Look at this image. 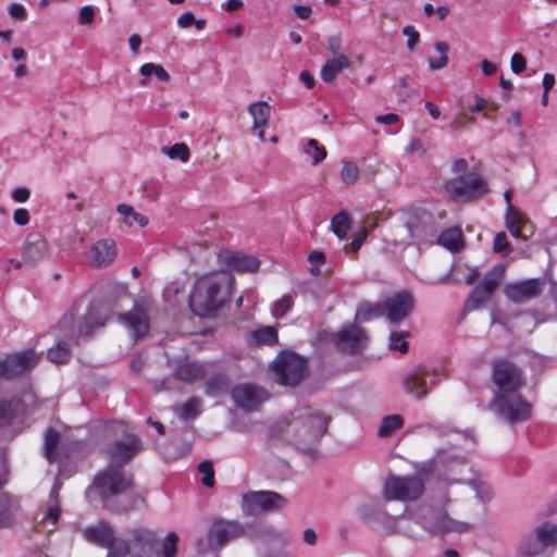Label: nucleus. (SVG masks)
Masks as SVG:
<instances>
[{
  "mask_svg": "<svg viewBox=\"0 0 557 557\" xmlns=\"http://www.w3.org/2000/svg\"><path fill=\"white\" fill-rule=\"evenodd\" d=\"M135 479L132 473L115 466H107L99 470L86 490L89 502L97 500L114 513H127L135 509Z\"/></svg>",
  "mask_w": 557,
  "mask_h": 557,
  "instance_id": "f257e3e1",
  "label": "nucleus"
},
{
  "mask_svg": "<svg viewBox=\"0 0 557 557\" xmlns=\"http://www.w3.org/2000/svg\"><path fill=\"white\" fill-rule=\"evenodd\" d=\"M231 281L224 275H205L199 277L189 295L190 310L201 318L210 317L230 299Z\"/></svg>",
  "mask_w": 557,
  "mask_h": 557,
  "instance_id": "f03ea898",
  "label": "nucleus"
},
{
  "mask_svg": "<svg viewBox=\"0 0 557 557\" xmlns=\"http://www.w3.org/2000/svg\"><path fill=\"white\" fill-rule=\"evenodd\" d=\"M443 187L453 200L461 203L480 199L488 193L486 181L474 172L447 180Z\"/></svg>",
  "mask_w": 557,
  "mask_h": 557,
  "instance_id": "7ed1b4c3",
  "label": "nucleus"
},
{
  "mask_svg": "<svg viewBox=\"0 0 557 557\" xmlns=\"http://www.w3.org/2000/svg\"><path fill=\"white\" fill-rule=\"evenodd\" d=\"M490 409L511 424L527 421L532 416V405L519 392L494 394Z\"/></svg>",
  "mask_w": 557,
  "mask_h": 557,
  "instance_id": "20e7f679",
  "label": "nucleus"
},
{
  "mask_svg": "<svg viewBox=\"0 0 557 557\" xmlns=\"http://www.w3.org/2000/svg\"><path fill=\"white\" fill-rule=\"evenodd\" d=\"M491 380L497 387L494 394L519 392L524 384L521 368L507 358H497L492 362Z\"/></svg>",
  "mask_w": 557,
  "mask_h": 557,
  "instance_id": "39448f33",
  "label": "nucleus"
},
{
  "mask_svg": "<svg viewBox=\"0 0 557 557\" xmlns=\"http://www.w3.org/2000/svg\"><path fill=\"white\" fill-rule=\"evenodd\" d=\"M272 370L278 384L296 386L305 377L307 360L293 351H282L274 359Z\"/></svg>",
  "mask_w": 557,
  "mask_h": 557,
  "instance_id": "423d86ee",
  "label": "nucleus"
},
{
  "mask_svg": "<svg viewBox=\"0 0 557 557\" xmlns=\"http://www.w3.org/2000/svg\"><path fill=\"white\" fill-rule=\"evenodd\" d=\"M84 537L92 544L107 548V557H126L128 555L125 540L116 537L112 527L106 521L85 528Z\"/></svg>",
  "mask_w": 557,
  "mask_h": 557,
  "instance_id": "0eeeda50",
  "label": "nucleus"
},
{
  "mask_svg": "<svg viewBox=\"0 0 557 557\" xmlns=\"http://www.w3.org/2000/svg\"><path fill=\"white\" fill-rule=\"evenodd\" d=\"M424 492V482L417 475H391L384 483L383 494L386 500H416Z\"/></svg>",
  "mask_w": 557,
  "mask_h": 557,
  "instance_id": "6e6552de",
  "label": "nucleus"
},
{
  "mask_svg": "<svg viewBox=\"0 0 557 557\" xmlns=\"http://www.w3.org/2000/svg\"><path fill=\"white\" fill-rule=\"evenodd\" d=\"M125 542L133 557H160L159 537L153 530L145 527L133 528L127 532Z\"/></svg>",
  "mask_w": 557,
  "mask_h": 557,
  "instance_id": "1a4fd4ad",
  "label": "nucleus"
},
{
  "mask_svg": "<svg viewBox=\"0 0 557 557\" xmlns=\"http://www.w3.org/2000/svg\"><path fill=\"white\" fill-rule=\"evenodd\" d=\"M287 505V499L273 491H252L243 496V510L248 515L276 511Z\"/></svg>",
  "mask_w": 557,
  "mask_h": 557,
  "instance_id": "9d476101",
  "label": "nucleus"
},
{
  "mask_svg": "<svg viewBox=\"0 0 557 557\" xmlns=\"http://www.w3.org/2000/svg\"><path fill=\"white\" fill-rule=\"evenodd\" d=\"M143 449V442L136 434H126L123 438L116 440L108 447L109 466L124 468Z\"/></svg>",
  "mask_w": 557,
  "mask_h": 557,
  "instance_id": "9b49d317",
  "label": "nucleus"
},
{
  "mask_svg": "<svg viewBox=\"0 0 557 557\" xmlns=\"http://www.w3.org/2000/svg\"><path fill=\"white\" fill-rule=\"evenodd\" d=\"M420 524L428 532L436 535L450 532L462 533L471 529L469 523L454 520L445 511L437 509H429L421 518Z\"/></svg>",
  "mask_w": 557,
  "mask_h": 557,
  "instance_id": "f8f14e48",
  "label": "nucleus"
},
{
  "mask_svg": "<svg viewBox=\"0 0 557 557\" xmlns=\"http://www.w3.org/2000/svg\"><path fill=\"white\" fill-rule=\"evenodd\" d=\"M301 420V429L298 431L299 436L308 443H317L327 432L331 418L323 412L306 408L299 416Z\"/></svg>",
  "mask_w": 557,
  "mask_h": 557,
  "instance_id": "ddd939ff",
  "label": "nucleus"
},
{
  "mask_svg": "<svg viewBox=\"0 0 557 557\" xmlns=\"http://www.w3.org/2000/svg\"><path fill=\"white\" fill-rule=\"evenodd\" d=\"M434 385V372L422 364L413 368L403 379L405 392L414 396L417 399L425 397Z\"/></svg>",
  "mask_w": 557,
  "mask_h": 557,
  "instance_id": "4468645a",
  "label": "nucleus"
},
{
  "mask_svg": "<svg viewBox=\"0 0 557 557\" xmlns=\"http://www.w3.org/2000/svg\"><path fill=\"white\" fill-rule=\"evenodd\" d=\"M38 360L39 356L33 349L8 355L0 359V379L8 380L21 375L33 369Z\"/></svg>",
  "mask_w": 557,
  "mask_h": 557,
  "instance_id": "2eb2a0df",
  "label": "nucleus"
},
{
  "mask_svg": "<svg viewBox=\"0 0 557 557\" xmlns=\"http://www.w3.org/2000/svg\"><path fill=\"white\" fill-rule=\"evenodd\" d=\"M245 534V528L238 521L216 519L208 531L210 546L220 548L230 541L236 540Z\"/></svg>",
  "mask_w": 557,
  "mask_h": 557,
  "instance_id": "dca6fc26",
  "label": "nucleus"
},
{
  "mask_svg": "<svg viewBox=\"0 0 557 557\" xmlns=\"http://www.w3.org/2000/svg\"><path fill=\"white\" fill-rule=\"evenodd\" d=\"M117 256L116 243L113 238H101L92 243L85 253L86 263L92 269L109 267Z\"/></svg>",
  "mask_w": 557,
  "mask_h": 557,
  "instance_id": "f3484780",
  "label": "nucleus"
},
{
  "mask_svg": "<svg viewBox=\"0 0 557 557\" xmlns=\"http://www.w3.org/2000/svg\"><path fill=\"white\" fill-rule=\"evenodd\" d=\"M231 396L236 406L245 411H255L268 399L267 392L253 384H239L231 389Z\"/></svg>",
  "mask_w": 557,
  "mask_h": 557,
  "instance_id": "a211bd4d",
  "label": "nucleus"
},
{
  "mask_svg": "<svg viewBox=\"0 0 557 557\" xmlns=\"http://www.w3.org/2000/svg\"><path fill=\"white\" fill-rule=\"evenodd\" d=\"M382 305L388 321L398 323L411 313L414 308V299L408 290H401L387 297Z\"/></svg>",
  "mask_w": 557,
  "mask_h": 557,
  "instance_id": "6ab92c4d",
  "label": "nucleus"
},
{
  "mask_svg": "<svg viewBox=\"0 0 557 557\" xmlns=\"http://www.w3.org/2000/svg\"><path fill=\"white\" fill-rule=\"evenodd\" d=\"M544 287L542 278H529L505 286L504 293L506 297L516 304H524L539 297Z\"/></svg>",
  "mask_w": 557,
  "mask_h": 557,
  "instance_id": "aec40b11",
  "label": "nucleus"
},
{
  "mask_svg": "<svg viewBox=\"0 0 557 557\" xmlns=\"http://www.w3.org/2000/svg\"><path fill=\"white\" fill-rule=\"evenodd\" d=\"M367 335L362 327L351 324L343 327L334 337V344L343 352L357 354L367 345Z\"/></svg>",
  "mask_w": 557,
  "mask_h": 557,
  "instance_id": "412c9836",
  "label": "nucleus"
},
{
  "mask_svg": "<svg viewBox=\"0 0 557 557\" xmlns=\"http://www.w3.org/2000/svg\"><path fill=\"white\" fill-rule=\"evenodd\" d=\"M208 374L205 363L193 361L188 358L178 359L173 371L176 380L187 384H195L202 381Z\"/></svg>",
  "mask_w": 557,
  "mask_h": 557,
  "instance_id": "4be33fe9",
  "label": "nucleus"
},
{
  "mask_svg": "<svg viewBox=\"0 0 557 557\" xmlns=\"http://www.w3.org/2000/svg\"><path fill=\"white\" fill-rule=\"evenodd\" d=\"M119 321L133 334L135 339L144 337L149 332V318L140 307H134L129 312L121 313Z\"/></svg>",
  "mask_w": 557,
  "mask_h": 557,
  "instance_id": "5701e85b",
  "label": "nucleus"
},
{
  "mask_svg": "<svg viewBox=\"0 0 557 557\" xmlns=\"http://www.w3.org/2000/svg\"><path fill=\"white\" fill-rule=\"evenodd\" d=\"M506 226L515 238L528 239L533 234L532 224L525 216L512 205L507 207Z\"/></svg>",
  "mask_w": 557,
  "mask_h": 557,
  "instance_id": "b1692460",
  "label": "nucleus"
},
{
  "mask_svg": "<svg viewBox=\"0 0 557 557\" xmlns=\"http://www.w3.org/2000/svg\"><path fill=\"white\" fill-rule=\"evenodd\" d=\"M220 259L230 270L238 272H256L260 265L257 258L242 252L225 251Z\"/></svg>",
  "mask_w": 557,
  "mask_h": 557,
  "instance_id": "393cba45",
  "label": "nucleus"
},
{
  "mask_svg": "<svg viewBox=\"0 0 557 557\" xmlns=\"http://www.w3.org/2000/svg\"><path fill=\"white\" fill-rule=\"evenodd\" d=\"M248 112L253 120V128L258 129V137L264 141V127L269 123L271 107L265 101H259L249 104Z\"/></svg>",
  "mask_w": 557,
  "mask_h": 557,
  "instance_id": "a878e982",
  "label": "nucleus"
},
{
  "mask_svg": "<svg viewBox=\"0 0 557 557\" xmlns=\"http://www.w3.org/2000/svg\"><path fill=\"white\" fill-rule=\"evenodd\" d=\"M351 62L346 54H338L332 59L326 60L321 69V78L325 83H333L337 75L344 70L349 69Z\"/></svg>",
  "mask_w": 557,
  "mask_h": 557,
  "instance_id": "bb28decb",
  "label": "nucleus"
},
{
  "mask_svg": "<svg viewBox=\"0 0 557 557\" xmlns=\"http://www.w3.org/2000/svg\"><path fill=\"white\" fill-rule=\"evenodd\" d=\"M437 243L451 252H459L465 246L462 232L459 227L444 230L440 234Z\"/></svg>",
  "mask_w": 557,
  "mask_h": 557,
  "instance_id": "cd10ccee",
  "label": "nucleus"
},
{
  "mask_svg": "<svg viewBox=\"0 0 557 557\" xmlns=\"http://www.w3.org/2000/svg\"><path fill=\"white\" fill-rule=\"evenodd\" d=\"M545 547L541 544L534 533L523 536L517 548V554L520 557H539L543 555Z\"/></svg>",
  "mask_w": 557,
  "mask_h": 557,
  "instance_id": "c85d7f7f",
  "label": "nucleus"
},
{
  "mask_svg": "<svg viewBox=\"0 0 557 557\" xmlns=\"http://www.w3.org/2000/svg\"><path fill=\"white\" fill-rule=\"evenodd\" d=\"M248 342L256 345L273 346L278 342L277 330L274 326H264L251 331L248 334Z\"/></svg>",
  "mask_w": 557,
  "mask_h": 557,
  "instance_id": "c756f323",
  "label": "nucleus"
},
{
  "mask_svg": "<svg viewBox=\"0 0 557 557\" xmlns=\"http://www.w3.org/2000/svg\"><path fill=\"white\" fill-rule=\"evenodd\" d=\"M533 533L545 548L557 545V524L542 523Z\"/></svg>",
  "mask_w": 557,
  "mask_h": 557,
  "instance_id": "7c9ffc66",
  "label": "nucleus"
},
{
  "mask_svg": "<svg viewBox=\"0 0 557 557\" xmlns=\"http://www.w3.org/2000/svg\"><path fill=\"white\" fill-rule=\"evenodd\" d=\"M201 400L198 397H190L182 405L177 406L175 412L183 421L195 419L200 413Z\"/></svg>",
  "mask_w": 557,
  "mask_h": 557,
  "instance_id": "2f4dec72",
  "label": "nucleus"
},
{
  "mask_svg": "<svg viewBox=\"0 0 557 557\" xmlns=\"http://www.w3.org/2000/svg\"><path fill=\"white\" fill-rule=\"evenodd\" d=\"M230 381L225 374L218 373L209 377L206 382L205 393L208 396H216L228 391Z\"/></svg>",
  "mask_w": 557,
  "mask_h": 557,
  "instance_id": "473e14b6",
  "label": "nucleus"
},
{
  "mask_svg": "<svg viewBox=\"0 0 557 557\" xmlns=\"http://www.w3.org/2000/svg\"><path fill=\"white\" fill-rule=\"evenodd\" d=\"M384 314V308L382 304H360L356 311V320L359 322L370 321L375 318H380Z\"/></svg>",
  "mask_w": 557,
  "mask_h": 557,
  "instance_id": "72a5a7b5",
  "label": "nucleus"
},
{
  "mask_svg": "<svg viewBox=\"0 0 557 557\" xmlns=\"http://www.w3.org/2000/svg\"><path fill=\"white\" fill-rule=\"evenodd\" d=\"M61 435L54 428H49L45 434V455L49 463L57 460V448L60 443Z\"/></svg>",
  "mask_w": 557,
  "mask_h": 557,
  "instance_id": "f704fd0d",
  "label": "nucleus"
},
{
  "mask_svg": "<svg viewBox=\"0 0 557 557\" xmlns=\"http://www.w3.org/2000/svg\"><path fill=\"white\" fill-rule=\"evenodd\" d=\"M117 212L123 215L124 223L128 226H133L134 223H137L139 226L144 227L149 223L147 216L136 212L134 208L126 203H120L116 208Z\"/></svg>",
  "mask_w": 557,
  "mask_h": 557,
  "instance_id": "c9c22d12",
  "label": "nucleus"
},
{
  "mask_svg": "<svg viewBox=\"0 0 557 557\" xmlns=\"http://www.w3.org/2000/svg\"><path fill=\"white\" fill-rule=\"evenodd\" d=\"M404 418L400 414H389L383 418L377 434L380 437H387L404 425Z\"/></svg>",
  "mask_w": 557,
  "mask_h": 557,
  "instance_id": "e433bc0d",
  "label": "nucleus"
},
{
  "mask_svg": "<svg viewBox=\"0 0 557 557\" xmlns=\"http://www.w3.org/2000/svg\"><path fill=\"white\" fill-rule=\"evenodd\" d=\"M350 218L347 212L341 211L332 218L331 227L334 234L343 239L346 237L348 230L350 228Z\"/></svg>",
  "mask_w": 557,
  "mask_h": 557,
  "instance_id": "4c0bfd02",
  "label": "nucleus"
},
{
  "mask_svg": "<svg viewBox=\"0 0 557 557\" xmlns=\"http://www.w3.org/2000/svg\"><path fill=\"white\" fill-rule=\"evenodd\" d=\"M45 248L46 243L44 240L27 242L23 248V258L25 262L34 264L36 261L40 260Z\"/></svg>",
  "mask_w": 557,
  "mask_h": 557,
  "instance_id": "58836bf2",
  "label": "nucleus"
},
{
  "mask_svg": "<svg viewBox=\"0 0 557 557\" xmlns=\"http://www.w3.org/2000/svg\"><path fill=\"white\" fill-rule=\"evenodd\" d=\"M503 272V268L500 267L493 268L487 272L483 282L478 286H480L487 295L492 296L502 281Z\"/></svg>",
  "mask_w": 557,
  "mask_h": 557,
  "instance_id": "ea45409f",
  "label": "nucleus"
},
{
  "mask_svg": "<svg viewBox=\"0 0 557 557\" xmlns=\"http://www.w3.org/2000/svg\"><path fill=\"white\" fill-rule=\"evenodd\" d=\"M71 358V349L64 342L57 343L55 346L48 350V359L57 364H64Z\"/></svg>",
  "mask_w": 557,
  "mask_h": 557,
  "instance_id": "a19ab883",
  "label": "nucleus"
},
{
  "mask_svg": "<svg viewBox=\"0 0 557 557\" xmlns=\"http://www.w3.org/2000/svg\"><path fill=\"white\" fill-rule=\"evenodd\" d=\"M13 522L12 502L7 494H0V528H10Z\"/></svg>",
  "mask_w": 557,
  "mask_h": 557,
  "instance_id": "79ce46f5",
  "label": "nucleus"
},
{
  "mask_svg": "<svg viewBox=\"0 0 557 557\" xmlns=\"http://www.w3.org/2000/svg\"><path fill=\"white\" fill-rule=\"evenodd\" d=\"M435 50L440 53V58H429V66L431 70L436 71L445 67L448 64L447 52L449 47L444 41H436L434 45Z\"/></svg>",
  "mask_w": 557,
  "mask_h": 557,
  "instance_id": "37998d69",
  "label": "nucleus"
},
{
  "mask_svg": "<svg viewBox=\"0 0 557 557\" xmlns=\"http://www.w3.org/2000/svg\"><path fill=\"white\" fill-rule=\"evenodd\" d=\"M50 498L53 499V504L47 508L44 520L49 521L50 523L55 525L61 515L59 490L57 486H53V488L51 490Z\"/></svg>",
  "mask_w": 557,
  "mask_h": 557,
  "instance_id": "c03bdc74",
  "label": "nucleus"
},
{
  "mask_svg": "<svg viewBox=\"0 0 557 557\" xmlns=\"http://www.w3.org/2000/svg\"><path fill=\"white\" fill-rule=\"evenodd\" d=\"M139 72L145 77L154 75L159 81L164 83H168L171 79L169 72L162 65L151 62L143 64Z\"/></svg>",
  "mask_w": 557,
  "mask_h": 557,
  "instance_id": "a18cd8bd",
  "label": "nucleus"
},
{
  "mask_svg": "<svg viewBox=\"0 0 557 557\" xmlns=\"http://www.w3.org/2000/svg\"><path fill=\"white\" fill-rule=\"evenodd\" d=\"M178 541V535L175 532H169L159 548L160 557H175Z\"/></svg>",
  "mask_w": 557,
  "mask_h": 557,
  "instance_id": "49530a36",
  "label": "nucleus"
},
{
  "mask_svg": "<svg viewBox=\"0 0 557 557\" xmlns=\"http://www.w3.org/2000/svg\"><path fill=\"white\" fill-rule=\"evenodd\" d=\"M359 176V169L352 161H343L341 168V178L347 186L354 185Z\"/></svg>",
  "mask_w": 557,
  "mask_h": 557,
  "instance_id": "de8ad7c7",
  "label": "nucleus"
},
{
  "mask_svg": "<svg viewBox=\"0 0 557 557\" xmlns=\"http://www.w3.org/2000/svg\"><path fill=\"white\" fill-rule=\"evenodd\" d=\"M306 153L311 157L312 165H317L326 158V149L317 139H308Z\"/></svg>",
  "mask_w": 557,
  "mask_h": 557,
  "instance_id": "09e8293b",
  "label": "nucleus"
},
{
  "mask_svg": "<svg viewBox=\"0 0 557 557\" xmlns=\"http://www.w3.org/2000/svg\"><path fill=\"white\" fill-rule=\"evenodd\" d=\"M491 296L487 295L480 286H475L466 302L467 309H478L482 306Z\"/></svg>",
  "mask_w": 557,
  "mask_h": 557,
  "instance_id": "8fccbe9b",
  "label": "nucleus"
},
{
  "mask_svg": "<svg viewBox=\"0 0 557 557\" xmlns=\"http://www.w3.org/2000/svg\"><path fill=\"white\" fill-rule=\"evenodd\" d=\"M409 336V332H392L389 335V349L397 350L403 354L408 351V343L406 338Z\"/></svg>",
  "mask_w": 557,
  "mask_h": 557,
  "instance_id": "3c124183",
  "label": "nucleus"
},
{
  "mask_svg": "<svg viewBox=\"0 0 557 557\" xmlns=\"http://www.w3.org/2000/svg\"><path fill=\"white\" fill-rule=\"evenodd\" d=\"M104 325L103 321H98L94 317V312L90 309L88 313L84 317L82 323L79 324L78 332L81 335H90L92 330L96 327H101Z\"/></svg>",
  "mask_w": 557,
  "mask_h": 557,
  "instance_id": "603ef678",
  "label": "nucleus"
},
{
  "mask_svg": "<svg viewBox=\"0 0 557 557\" xmlns=\"http://www.w3.org/2000/svg\"><path fill=\"white\" fill-rule=\"evenodd\" d=\"M198 471L203 474L201 482L207 487L214 485V470L213 463L210 460H205L199 463Z\"/></svg>",
  "mask_w": 557,
  "mask_h": 557,
  "instance_id": "864d4df0",
  "label": "nucleus"
},
{
  "mask_svg": "<svg viewBox=\"0 0 557 557\" xmlns=\"http://www.w3.org/2000/svg\"><path fill=\"white\" fill-rule=\"evenodd\" d=\"M166 153L171 159H178L182 162H187L190 158L189 149L184 143L174 144L168 149Z\"/></svg>",
  "mask_w": 557,
  "mask_h": 557,
  "instance_id": "5fc2aeb1",
  "label": "nucleus"
},
{
  "mask_svg": "<svg viewBox=\"0 0 557 557\" xmlns=\"http://www.w3.org/2000/svg\"><path fill=\"white\" fill-rule=\"evenodd\" d=\"M16 404L13 400H5L0 404V425L8 423L15 416Z\"/></svg>",
  "mask_w": 557,
  "mask_h": 557,
  "instance_id": "6e6d98bb",
  "label": "nucleus"
},
{
  "mask_svg": "<svg viewBox=\"0 0 557 557\" xmlns=\"http://www.w3.org/2000/svg\"><path fill=\"white\" fill-rule=\"evenodd\" d=\"M293 304V297L290 295H284L274 304L273 315L276 318L283 317L292 308Z\"/></svg>",
  "mask_w": 557,
  "mask_h": 557,
  "instance_id": "4d7b16f0",
  "label": "nucleus"
},
{
  "mask_svg": "<svg viewBox=\"0 0 557 557\" xmlns=\"http://www.w3.org/2000/svg\"><path fill=\"white\" fill-rule=\"evenodd\" d=\"M403 34L407 36V47L412 50L418 45L420 39L419 32L411 25H407L403 28Z\"/></svg>",
  "mask_w": 557,
  "mask_h": 557,
  "instance_id": "13d9d810",
  "label": "nucleus"
},
{
  "mask_svg": "<svg viewBox=\"0 0 557 557\" xmlns=\"http://www.w3.org/2000/svg\"><path fill=\"white\" fill-rule=\"evenodd\" d=\"M369 235L367 228H360L352 237L350 243V249L354 253H357Z\"/></svg>",
  "mask_w": 557,
  "mask_h": 557,
  "instance_id": "bf43d9fd",
  "label": "nucleus"
},
{
  "mask_svg": "<svg viewBox=\"0 0 557 557\" xmlns=\"http://www.w3.org/2000/svg\"><path fill=\"white\" fill-rule=\"evenodd\" d=\"M95 21V10L91 5H84L78 13V23L81 25L91 24Z\"/></svg>",
  "mask_w": 557,
  "mask_h": 557,
  "instance_id": "052dcab7",
  "label": "nucleus"
},
{
  "mask_svg": "<svg viewBox=\"0 0 557 557\" xmlns=\"http://www.w3.org/2000/svg\"><path fill=\"white\" fill-rule=\"evenodd\" d=\"M525 66H527L525 58L519 52L513 53L511 57V60H510L511 71L516 74H520L525 70Z\"/></svg>",
  "mask_w": 557,
  "mask_h": 557,
  "instance_id": "680f3d73",
  "label": "nucleus"
},
{
  "mask_svg": "<svg viewBox=\"0 0 557 557\" xmlns=\"http://www.w3.org/2000/svg\"><path fill=\"white\" fill-rule=\"evenodd\" d=\"M510 247L507 236L504 232H499L495 235L493 242V250L495 252H503L508 250Z\"/></svg>",
  "mask_w": 557,
  "mask_h": 557,
  "instance_id": "e2e57ef3",
  "label": "nucleus"
},
{
  "mask_svg": "<svg viewBox=\"0 0 557 557\" xmlns=\"http://www.w3.org/2000/svg\"><path fill=\"white\" fill-rule=\"evenodd\" d=\"M30 216L29 212L25 208H18L13 213V221L15 224L20 226H24L29 223Z\"/></svg>",
  "mask_w": 557,
  "mask_h": 557,
  "instance_id": "0e129e2a",
  "label": "nucleus"
},
{
  "mask_svg": "<svg viewBox=\"0 0 557 557\" xmlns=\"http://www.w3.org/2000/svg\"><path fill=\"white\" fill-rule=\"evenodd\" d=\"M326 48L334 55L337 57L342 48V39L338 35L330 36L326 39Z\"/></svg>",
  "mask_w": 557,
  "mask_h": 557,
  "instance_id": "69168bd1",
  "label": "nucleus"
},
{
  "mask_svg": "<svg viewBox=\"0 0 557 557\" xmlns=\"http://www.w3.org/2000/svg\"><path fill=\"white\" fill-rule=\"evenodd\" d=\"M29 197H30V191L26 187H17V188L13 189V191H12V199L15 202H20V203L26 202L29 199Z\"/></svg>",
  "mask_w": 557,
  "mask_h": 557,
  "instance_id": "338daca9",
  "label": "nucleus"
},
{
  "mask_svg": "<svg viewBox=\"0 0 557 557\" xmlns=\"http://www.w3.org/2000/svg\"><path fill=\"white\" fill-rule=\"evenodd\" d=\"M9 13L13 18L23 21L26 18V10L22 4L12 3L9 9Z\"/></svg>",
  "mask_w": 557,
  "mask_h": 557,
  "instance_id": "774afa93",
  "label": "nucleus"
}]
</instances>
